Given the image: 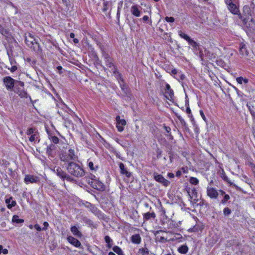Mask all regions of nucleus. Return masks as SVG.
<instances>
[{"label":"nucleus","instance_id":"f257e3e1","mask_svg":"<svg viewBox=\"0 0 255 255\" xmlns=\"http://www.w3.org/2000/svg\"><path fill=\"white\" fill-rule=\"evenodd\" d=\"M66 169L70 174L77 177H82L85 175L83 168L74 162H69L66 166Z\"/></svg>","mask_w":255,"mask_h":255},{"label":"nucleus","instance_id":"f03ea898","mask_svg":"<svg viewBox=\"0 0 255 255\" xmlns=\"http://www.w3.org/2000/svg\"><path fill=\"white\" fill-rule=\"evenodd\" d=\"M25 41L26 45L33 49L34 51L37 52L41 51V48L38 43V39L36 38L32 34L30 33L26 34Z\"/></svg>","mask_w":255,"mask_h":255},{"label":"nucleus","instance_id":"7ed1b4c3","mask_svg":"<svg viewBox=\"0 0 255 255\" xmlns=\"http://www.w3.org/2000/svg\"><path fill=\"white\" fill-rule=\"evenodd\" d=\"M102 52L103 57L105 59L106 65L110 68H112V70L113 71L114 74L119 73L117 67L114 65L113 63L112 58L103 50H102Z\"/></svg>","mask_w":255,"mask_h":255},{"label":"nucleus","instance_id":"20e7f679","mask_svg":"<svg viewBox=\"0 0 255 255\" xmlns=\"http://www.w3.org/2000/svg\"><path fill=\"white\" fill-rule=\"evenodd\" d=\"M77 158V157L75 155L74 150L72 149H69L67 153L62 155L60 159L61 161L67 162L69 163L70 162H72V160H76Z\"/></svg>","mask_w":255,"mask_h":255},{"label":"nucleus","instance_id":"39448f33","mask_svg":"<svg viewBox=\"0 0 255 255\" xmlns=\"http://www.w3.org/2000/svg\"><path fill=\"white\" fill-rule=\"evenodd\" d=\"M3 84L7 91H12L16 80L10 76H6L3 78Z\"/></svg>","mask_w":255,"mask_h":255},{"label":"nucleus","instance_id":"423d86ee","mask_svg":"<svg viewBox=\"0 0 255 255\" xmlns=\"http://www.w3.org/2000/svg\"><path fill=\"white\" fill-rule=\"evenodd\" d=\"M207 194L211 199H217L219 195L217 190L212 187L207 188Z\"/></svg>","mask_w":255,"mask_h":255},{"label":"nucleus","instance_id":"0eeeda50","mask_svg":"<svg viewBox=\"0 0 255 255\" xmlns=\"http://www.w3.org/2000/svg\"><path fill=\"white\" fill-rule=\"evenodd\" d=\"M116 120L118 130L120 132L123 131L124 129V126L126 125V121L124 119H121L120 116H117Z\"/></svg>","mask_w":255,"mask_h":255},{"label":"nucleus","instance_id":"6e6552de","mask_svg":"<svg viewBox=\"0 0 255 255\" xmlns=\"http://www.w3.org/2000/svg\"><path fill=\"white\" fill-rule=\"evenodd\" d=\"M154 178L156 181L162 184L165 186H167L170 184V182L164 178L163 176L160 174L154 173Z\"/></svg>","mask_w":255,"mask_h":255},{"label":"nucleus","instance_id":"1a4fd4ad","mask_svg":"<svg viewBox=\"0 0 255 255\" xmlns=\"http://www.w3.org/2000/svg\"><path fill=\"white\" fill-rule=\"evenodd\" d=\"M166 90L165 92V96L166 98L169 100H171L174 96L173 91L171 89L168 84H166Z\"/></svg>","mask_w":255,"mask_h":255},{"label":"nucleus","instance_id":"9d476101","mask_svg":"<svg viewBox=\"0 0 255 255\" xmlns=\"http://www.w3.org/2000/svg\"><path fill=\"white\" fill-rule=\"evenodd\" d=\"M221 177L223 179V180L227 182L228 184H229L230 186H232L234 187L237 190L239 191H242V189L238 186L236 184H234L233 182H231L228 178V176L226 175L225 172L222 170V173H221Z\"/></svg>","mask_w":255,"mask_h":255},{"label":"nucleus","instance_id":"9b49d317","mask_svg":"<svg viewBox=\"0 0 255 255\" xmlns=\"http://www.w3.org/2000/svg\"><path fill=\"white\" fill-rule=\"evenodd\" d=\"M91 185L96 189L98 190L99 191H103L105 189V186L103 183L100 181L95 180L94 181H92L91 182Z\"/></svg>","mask_w":255,"mask_h":255},{"label":"nucleus","instance_id":"f8f14e48","mask_svg":"<svg viewBox=\"0 0 255 255\" xmlns=\"http://www.w3.org/2000/svg\"><path fill=\"white\" fill-rule=\"evenodd\" d=\"M26 184L36 183L39 181V178L37 176L31 175H26L24 179Z\"/></svg>","mask_w":255,"mask_h":255},{"label":"nucleus","instance_id":"ddd939ff","mask_svg":"<svg viewBox=\"0 0 255 255\" xmlns=\"http://www.w3.org/2000/svg\"><path fill=\"white\" fill-rule=\"evenodd\" d=\"M140 7L137 5H133L130 7V12L136 17H139L141 14Z\"/></svg>","mask_w":255,"mask_h":255},{"label":"nucleus","instance_id":"4468645a","mask_svg":"<svg viewBox=\"0 0 255 255\" xmlns=\"http://www.w3.org/2000/svg\"><path fill=\"white\" fill-rule=\"evenodd\" d=\"M67 241L69 243L77 248H80L81 244L79 240L72 236L67 237Z\"/></svg>","mask_w":255,"mask_h":255},{"label":"nucleus","instance_id":"2eb2a0df","mask_svg":"<svg viewBox=\"0 0 255 255\" xmlns=\"http://www.w3.org/2000/svg\"><path fill=\"white\" fill-rule=\"evenodd\" d=\"M24 86V84L23 82L17 80L12 91H14L15 93H18L20 90L23 89Z\"/></svg>","mask_w":255,"mask_h":255},{"label":"nucleus","instance_id":"dca6fc26","mask_svg":"<svg viewBox=\"0 0 255 255\" xmlns=\"http://www.w3.org/2000/svg\"><path fill=\"white\" fill-rule=\"evenodd\" d=\"M70 230L73 235L77 237L81 238L83 236L82 233L79 231V228L76 226H71Z\"/></svg>","mask_w":255,"mask_h":255},{"label":"nucleus","instance_id":"f3484780","mask_svg":"<svg viewBox=\"0 0 255 255\" xmlns=\"http://www.w3.org/2000/svg\"><path fill=\"white\" fill-rule=\"evenodd\" d=\"M228 8L229 10L234 14H239V10L236 4L233 3L228 5Z\"/></svg>","mask_w":255,"mask_h":255},{"label":"nucleus","instance_id":"a211bd4d","mask_svg":"<svg viewBox=\"0 0 255 255\" xmlns=\"http://www.w3.org/2000/svg\"><path fill=\"white\" fill-rule=\"evenodd\" d=\"M252 10L249 6L245 5L243 7V13L245 15L248 17V19H250V16H252Z\"/></svg>","mask_w":255,"mask_h":255},{"label":"nucleus","instance_id":"6ab92c4d","mask_svg":"<svg viewBox=\"0 0 255 255\" xmlns=\"http://www.w3.org/2000/svg\"><path fill=\"white\" fill-rule=\"evenodd\" d=\"M119 76L120 79L121 80V82H119L121 88L125 94H128V88L126 84H124V80L122 78L121 75H119Z\"/></svg>","mask_w":255,"mask_h":255},{"label":"nucleus","instance_id":"aec40b11","mask_svg":"<svg viewBox=\"0 0 255 255\" xmlns=\"http://www.w3.org/2000/svg\"><path fill=\"white\" fill-rule=\"evenodd\" d=\"M120 168L122 174L125 175L128 177L131 176V173L125 168L124 164L123 163H120Z\"/></svg>","mask_w":255,"mask_h":255},{"label":"nucleus","instance_id":"412c9836","mask_svg":"<svg viewBox=\"0 0 255 255\" xmlns=\"http://www.w3.org/2000/svg\"><path fill=\"white\" fill-rule=\"evenodd\" d=\"M131 242L135 244H139L141 242V238L139 234H135L131 237Z\"/></svg>","mask_w":255,"mask_h":255},{"label":"nucleus","instance_id":"4be33fe9","mask_svg":"<svg viewBox=\"0 0 255 255\" xmlns=\"http://www.w3.org/2000/svg\"><path fill=\"white\" fill-rule=\"evenodd\" d=\"M12 199V197H10V198H7L5 200V203L7 204V207L8 209H11L13 207H14L16 204L15 201H11Z\"/></svg>","mask_w":255,"mask_h":255},{"label":"nucleus","instance_id":"5701e85b","mask_svg":"<svg viewBox=\"0 0 255 255\" xmlns=\"http://www.w3.org/2000/svg\"><path fill=\"white\" fill-rule=\"evenodd\" d=\"M29 140L31 142H39L40 141L39 132H37L33 135H31L29 138Z\"/></svg>","mask_w":255,"mask_h":255},{"label":"nucleus","instance_id":"b1692460","mask_svg":"<svg viewBox=\"0 0 255 255\" xmlns=\"http://www.w3.org/2000/svg\"><path fill=\"white\" fill-rule=\"evenodd\" d=\"M156 217V215L154 212H147L143 215V219L145 220H148L150 219H154Z\"/></svg>","mask_w":255,"mask_h":255},{"label":"nucleus","instance_id":"393cba45","mask_svg":"<svg viewBox=\"0 0 255 255\" xmlns=\"http://www.w3.org/2000/svg\"><path fill=\"white\" fill-rule=\"evenodd\" d=\"M189 44L193 47L194 49L197 50L199 49L200 48V44L195 41L192 39L190 38V40L188 41Z\"/></svg>","mask_w":255,"mask_h":255},{"label":"nucleus","instance_id":"a878e982","mask_svg":"<svg viewBox=\"0 0 255 255\" xmlns=\"http://www.w3.org/2000/svg\"><path fill=\"white\" fill-rule=\"evenodd\" d=\"M240 53L242 55H248L249 53L247 51V47L245 44H241L240 48Z\"/></svg>","mask_w":255,"mask_h":255},{"label":"nucleus","instance_id":"bb28decb","mask_svg":"<svg viewBox=\"0 0 255 255\" xmlns=\"http://www.w3.org/2000/svg\"><path fill=\"white\" fill-rule=\"evenodd\" d=\"M57 175L62 179L64 180L66 177V173L63 171L60 168H57L56 169Z\"/></svg>","mask_w":255,"mask_h":255},{"label":"nucleus","instance_id":"cd10ccee","mask_svg":"<svg viewBox=\"0 0 255 255\" xmlns=\"http://www.w3.org/2000/svg\"><path fill=\"white\" fill-rule=\"evenodd\" d=\"M162 232H164V231H162V230L156 231L155 232L154 235H155V236H157V238H158L159 242H162V243H164V242H166L167 241V239L165 238L164 237H159V236H158V234L160 233H162Z\"/></svg>","mask_w":255,"mask_h":255},{"label":"nucleus","instance_id":"c85d7f7f","mask_svg":"<svg viewBox=\"0 0 255 255\" xmlns=\"http://www.w3.org/2000/svg\"><path fill=\"white\" fill-rule=\"evenodd\" d=\"M188 251V248L186 245H182L179 247L178 249V251L183 254H185L187 253Z\"/></svg>","mask_w":255,"mask_h":255},{"label":"nucleus","instance_id":"c756f323","mask_svg":"<svg viewBox=\"0 0 255 255\" xmlns=\"http://www.w3.org/2000/svg\"><path fill=\"white\" fill-rule=\"evenodd\" d=\"M12 221L17 224H20L23 223L24 220L19 219V217L17 215H14L12 217Z\"/></svg>","mask_w":255,"mask_h":255},{"label":"nucleus","instance_id":"7c9ffc66","mask_svg":"<svg viewBox=\"0 0 255 255\" xmlns=\"http://www.w3.org/2000/svg\"><path fill=\"white\" fill-rule=\"evenodd\" d=\"M114 252L116 253L118 255H124L122 249L118 246H114L113 248Z\"/></svg>","mask_w":255,"mask_h":255},{"label":"nucleus","instance_id":"2f4dec72","mask_svg":"<svg viewBox=\"0 0 255 255\" xmlns=\"http://www.w3.org/2000/svg\"><path fill=\"white\" fill-rule=\"evenodd\" d=\"M38 132V130L35 128H29L26 131V134L28 135H33Z\"/></svg>","mask_w":255,"mask_h":255},{"label":"nucleus","instance_id":"473e14b6","mask_svg":"<svg viewBox=\"0 0 255 255\" xmlns=\"http://www.w3.org/2000/svg\"><path fill=\"white\" fill-rule=\"evenodd\" d=\"M54 148V145L53 144H51L49 146H47L46 148V153L49 156H52V151L53 148Z\"/></svg>","mask_w":255,"mask_h":255},{"label":"nucleus","instance_id":"72a5a7b5","mask_svg":"<svg viewBox=\"0 0 255 255\" xmlns=\"http://www.w3.org/2000/svg\"><path fill=\"white\" fill-rule=\"evenodd\" d=\"M178 33L181 37L186 40L187 42L191 38L188 35H187L186 34H185V33L181 31H179L178 32Z\"/></svg>","mask_w":255,"mask_h":255},{"label":"nucleus","instance_id":"f704fd0d","mask_svg":"<svg viewBox=\"0 0 255 255\" xmlns=\"http://www.w3.org/2000/svg\"><path fill=\"white\" fill-rule=\"evenodd\" d=\"M237 82L240 84H242L243 82H244L245 84H247L248 83V79L246 78H244L242 77H238L236 79Z\"/></svg>","mask_w":255,"mask_h":255},{"label":"nucleus","instance_id":"c9c22d12","mask_svg":"<svg viewBox=\"0 0 255 255\" xmlns=\"http://www.w3.org/2000/svg\"><path fill=\"white\" fill-rule=\"evenodd\" d=\"M139 253H140L141 255H148L149 254V250L147 248H141L139 249Z\"/></svg>","mask_w":255,"mask_h":255},{"label":"nucleus","instance_id":"e433bc0d","mask_svg":"<svg viewBox=\"0 0 255 255\" xmlns=\"http://www.w3.org/2000/svg\"><path fill=\"white\" fill-rule=\"evenodd\" d=\"M17 94L22 98H27L28 95L27 93L23 89L20 90L18 93H17Z\"/></svg>","mask_w":255,"mask_h":255},{"label":"nucleus","instance_id":"4c0bfd02","mask_svg":"<svg viewBox=\"0 0 255 255\" xmlns=\"http://www.w3.org/2000/svg\"><path fill=\"white\" fill-rule=\"evenodd\" d=\"M190 182L193 185H197L199 183V180L197 178L193 177H191L189 179Z\"/></svg>","mask_w":255,"mask_h":255},{"label":"nucleus","instance_id":"58836bf2","mask_svg":"<svg viewBox=\"0 0 255 255\" xmlns=\"http://www.w3.org/2000/svg\"><path fill=\"white\" fill-rule=\"evenodd\" d=\"M230 199V197L228 194H225L223 197V199L221 200V203L225 204L227 201Z\"/></svg>","mask_w":255,"mask_h":255},{"label":"nucleus","instance_id":"ea45409f","mask_svg":"<svg viewBox=\"0 0 255 255\" xmlns=\"http://www.w3.org/2000/svg\"><path fill=\"white\" fill-rule=\"evenodd\" d=\"M88 166L91 170H96L98 168L96 166L95 167L94 166V163L92 161H88Z\"/></svg>","mask_w":255,"mask_h":255},{"label":"nucleus","instance_id":"a19ab883","mask_svg":"<svg viewBox=\"0 0 255 255\" xmlns=\"http://www.w3.org/2000/svg\"><path fill=\"white\" fill-rule=\"evenodd\" d=\"M105 241L107 244H108V246L111 247L110 243L112 242V240L110 238V237L108 236H105Z\"/></svg>","mask_w":255,"mask_h":255},{"label":"nucleus","instance_id":"79ce46f5","mask_svg":"<svg viewBox=\"0 0 255 255\" xmlns=\"http://www.w3.org/2000/svg\"><path fill=\"white\" fill-rule=\"evenodd\" d=\"M51 140L54 143H58L59 142V138L56 136H52L50 138Z\"/></svg>","mask_w":255,"mask_h":255},{"label":"nucleus","instance_id":"37998d69","mask_svg":"<svg viewBox=\"0 0 255 255\" xmlns=\"http://www.w3.org/2000/svg\"><path fill=\"white\" fill-rule=\"evenodd\" d=\"M224 214L226 216L229 215L231 213V210L229 208H225L223 210Z\"/></svg>","mask_w":255,"mask_h":255},{"label":"nucleus","instance_id":"c03bdc74","mask_svg":"<svg viewBox=\"0 0 255 255\" xmlns=\"http://www.w3.org/2000/svg\"><path fill=\"white\" fill-rule=\"evenodd\" d=\"M216 62L217 65L221 66L222 67H224V66H225L224 62L221 59L217 60Z\"/></svg>","mask_w":255,"mask_h":255},{"label":"nucleus","instance_id":"a18cd8bd","mask_svg":"<svg viewBox=\"0 0 255 255\" xmlns=\"http://www.w3.org/2000/svg\"><path fill=\"white\" fill-rule=\"evenodd\" d=\"M165 19L168 22H173L175 20V19L173 17L166 16L165 17Z\"/></svg>","mask_w":255,"mask_h":255},{"label":"nucleus","instance_id":"49530a36","mask_svg":"<svg viewBox=\"0 0 255 255\" xmlns=\"http://www.w3.org/2000/svg\"><path fill=\"white\" fill-rule=\"evenodd\" d=\"M8 69L10 70V72H14L17 69V67L16 65L14 64L10 68H8Z\"/></svg>","mask_w":255,"mask_h":255},{"label":"nucleus","instance_id":"de8ad7c7","mask_svg":"<svg viewBox=\"0 0 255 255\" xmlns=\"http://www.w3.org/2000/svg\"><path fill=\"white\" fill-rule=\"evenodd\" d=\"M142 19L144 22H147L148 23L149 22H150V23L151 22V20L149 19V17L147 15H144Z\"/></svg>","mask_w":255,"mask_h":255},{"label":"nucleus","instance_id":"09e8293b","mask_svg":"<svg viewBox=\"0 0 255 255\" xmlns=\"http://www.w3.org/2000/svg\"><path fill=\"white\" fill-rule=\"evenodd\" d=\"M0 32L3 35H5L7 31L1 25H0Z\"/></svg>","mask_w":255,"mask_h":255},{"label":"nucleus","instance_id":"8fccbe9b","mask_svg":"<svg viewBox=\"0 0 255 255\" xmlns=\"http://www.w3.org/2000/svg\"><path fill=\"white\" fill-rule=\"evenodd\" d=\"M43 226H44V227L42 228V230L45 231L47 229L49 224H48V222H44L43 223Z\"/></svg>","mask_w":255,"mask_h":255},{"label":"nucleus","instance_id":"3c124183","mask_svg":"<svg viewBox=\"0 0 255 255\" xmlns=\"http://www.w3.org/2000/svg\"><path fill=\"white\" fill-rule=\"evenodd\" d=\"M34 228L38 231H41V230H42V228H41L38 224H35L34 225Z\"/></svg>","mask_w":255,"mask_h":255},{"label":"nucleus","instance_id":"603ef678","mask_svg":"<svg viewBox=\"0 0 255 255\" xmlns=\"http://www.w3.org/2000/svg\"><path fill=\"white\" fill-rule=\"evenodd\" d=\"M164 128L165 130V131H166V132H167V133H169L171 131V128L169 127H167V126H164Z\"/></svg>","mask_w":255,"mask_h":255},{"label":"nucleus","instance_id":"864d4df0","mask_svg":"<svg viewBox=\"0 0 255 255\" xmlns=\"http://www.w3.org/2000/svg\"><path fill=\"white\" fill-rule=\"evenodd\" d=\"M107 5H108L107 2H105L104 3V5H103L104 7H103V9L104 11H106L108 9Z\"/></svg>","mask_w":255,"mask_h":255},{"label":"nucleus","instance_id":"5fc2aeb1","mask_svg":"<svg viewBox=\"0 0 255 255\" xmlns=\"http://www.w3.org/2000/svg\"><path fill=\"white\" fill-rule=\"evenodd\" d=\"M200 114L201 116L202 117V119L204 120V121H206V117L205 116L202 111H200Z\"/></svg>","mask_w":255,"mask_h":255},{"label":"nucleus","instance_id":"6e6d98bb","mask_svg":"<svg viewBox=\"0 0 255 255\" xmlns=\"http://www.w3.org/2000/svg\"><path fill=\"white\" fill-rule=\"evenodd\" d=\"M65 179H66L68 181H71L72 180V177H70V176L68 175L66 173V177H65Z\"/></svg>","mask_w":255,"mask_h":255},{"label":"nucleus","instance_id":"4d7b16f0","mask_svg":"<svg viewBox=\"0 0 255 255\" xmlns=\"http://www.w3.org/2000/svg\"><path fill=\"white\" fill-rule=\"evenodd\" d=\"M65 179H66L68 181H71L72 180V177H70V176L68 175L66 173V177H65Z\"/></svg>","mask_w":255,"mask_h":255},{"label":"nucleus","instance_id":"13d9d810","mask_svg":"<svg viewBox=\"0 0 255 255\" xmlns=\"http://www.w3.org/2000/svg\"><path fill=\"white\" fill-rule=\"evenodd\" d=\"M225 1L228 5L233 3V0H225Z\"/></svg>","mask_w":255,"mask_h":255},{"label":"nucleus","instance_id":"bf43d9fd","mask_svg":"<svg viewBox=\"0 0 255 255\" xmlns=\"http://www.w3.org/2000/svg\"><path fill=\"white\" fill-rule=\"evenodd\" d=\"M10 63L11 66H12L14 64L16 65V62H15V61L13 60V59H10Z\"/></svg>","mask_w":255,"mask_h":255},{"label":"nucleus","instance_id":"052dcab7","mask_svg":"<svg viewBox=\"0 0 255 255\" xmlns=\"http://www.w3.org/2000/svg\"><path fill=\"white\" fill-rule=\"evenodd\" d=\"M251 24L249 23L250 26L251 28H253L254 25L255 23H254V21L253 20V19L252 18L251 19Z\"/></svg>","mask_w":255,"mask_h":255},{"label":"nucleus","instance_id":"680f3d73","mask_svg":"<svg viewBox=\"0 0 255 255\" xmlns=\"http://www.w3.org/2000/svg\"><path fill=\"white\" fill-rule=\"evenodd\" d=\"M171 74H176L177 73V71L176 69H172L171 71Z\"/></svg>","mask_w":255,"mask_h":255},{"label":"nucleus","instance_id":"e2e57ef3","mask_svg":"<svg viewBox=\"0 0 255 255\" xmlns=\"http://www.w3.org/2000/svg\"><path fill=\"white\" fill-rule=\"evenodd\" d=\"M219 194L221 195H224L225 194V192H224L223 190H220L219 191V192H218Z\"/></svg>","mask_w":255,"mask_h":255},{"label":"nucleus","instance_id":"0e129e2a","mask_svg":"<svg viewBox=\"0 0 255 255\" xmlns=\"http://www.w3.org/2000/svg\"><path fill=\"white\" fill-rule=\"evenodd\" d=\"M176 175L177 177H180L181 175V172L179 170L177 171L176 173Z\"/></svg>","mask_w":255,"mask_h":255},{"label":"nucleus","instance_id":"69168bd1","mask_svg":"<svg viewBox=\"0 0 255 255\" xmlns=\"http://www.w3.org/2000/svg\"><path fill=\"white\" fill-rule=\"evenodd\" d=\"M167 175L169 178H173L174 177V175L172 173H168Z\"/></svg>","mask_w":255,"mask_h":255},{"label":"nucleus","instance_id":"338daca9","mask_svg":"<svg viewBox=\"0 0 255 255\" xmlns=\"http://www.w3.org/2000/svg\"><path fill=\"white\" fill-rule=\"evenodd\" d=\"M2 253L4 254V255H6L8 254V250L6 249H3L2 250Z\"/></svg>","mask_w":255,"mask_h":255},{"label":"nucleus","instance_id":"774afa93","mask_svg":"<svg viewBox=\"0 0 255 255\" xmlns=\"http://www.w3.org/2000/svg\"><path fill=\"white\" fill-rule=\"evenodd\" d=\"M186 113L189 114H191V110L189 107L187 108L186 109Z\"/></svg>","mask_w":255,"mask_h":255}]
</instances>
